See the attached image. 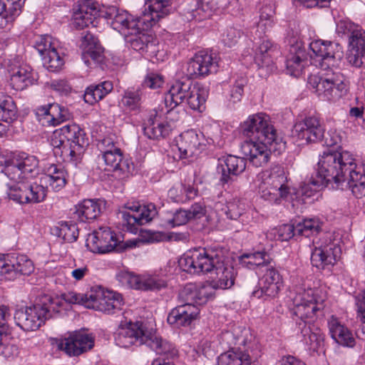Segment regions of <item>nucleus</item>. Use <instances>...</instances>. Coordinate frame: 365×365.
<instances>
[{
    "instance_id": "cd10ccee",
    "label": "nucleus",
    "mask_w": 365,
    "mask_h": 365,
    "mask_svg": "<svg viewBox=\"0 0 365 365\" xmlns=\"http://www.w3.org/2000/svg\"><path fill=\"white\" fill-rule=\"evenodd\" d=\"M200 313L199 307L195 304H183L173 309L169 313L168 323L175 328L187 327L196 319Z\"/></svg>"
},
{
    "instance_id": "b1692460",
    "label": "nucleus",
    "mask_w": 365,
    "mask_h": 365,
    "mask_svg": "<svg viewBox=\"0 0 365 365\" xmlns=\"http://www.w3.org/2000/svg\"><path fill=\"white\" fill-rule=\"evenodd\" d=\"M217 66L211 54L200 51L187 62L185 73L190 78L204 77L215 70Z\"/></svg>"
},
{
    "instance_id": "864d4df0",
    "label": "nucleus",
    "mask_w": 365,
    "mask_h": 365,
    "mask_svg": "<svg viewBox=\"0 0 365 365\" xmlns=\"http://www.w3.org/2000/svg\"><path fill=\"white\" fill-rule=\"evenodd\" d=\"M216 10L215 4L213 1H200L192 11V16L197 21H202L210 19Z\"/></svg>"
},
{
    "instance_id": "423d86ee",
    "label": "nucleus",
    "mask_w": 365,
    "mask_h": 365,
    "mask_svg": "<svg viewBox=\"0 0 365 365\" xmlns=\"http://www.w3.org/2000/svg\"><path fill=\"white\" fill-rule=\"evenodd\" d=\"M258 181L259 195L265 200L279 205L282 201L294 202L297 198L295 188L290 185L280 165H274L261 172L258 175Z\"/></svg>"
},
{
    "instance_id": "72a5a7b5",
    "label": "nucleus",
    "mask_w": 365,
    "mask_h": 365,
    "mask_svg": "<svg viewBox=\"0 0 365 365\" xmlns=\"http://www.w3.org/2000/svg\"><path fill=\"white\" fill-rule=\"evenodd\" d=\"M147 29L145 26H137L136 32L126 36V41L131 48L139 52H155L156 40L151 35L141 30Z\"/></svg>"
},
{
    "instance_id": "4d7b16f0",
    "label": "nucleus",
    "mask_w": 365,
    "mask_h": 365,
    "mask_svg": "<svg viewBox=\"0 0 365 365\" xmlns=\"http://www.w3.org/2000/svg\"><path fill=\"white\" fill-rule=\"evenodd\" d=\"M195 305L205 304L215 294V288L209 283L195 284Z\"/></svg>"
},
{
    "instance_id": "774afa93",
    "label": "nucleus",
    "mask_w": 365,
    "mask_h": 365,
    "mask_svg": "<svg viewBox=\"0 0 365 365\" xmlns=\"http://www.w3.org/2000/svg\"><path fill=\"white\" fill-rule=\"evenodd\" d=\"M349 48L365 50V31L361 26L349 38Z\"/></svg>"
},
{
    "instance_id": "8fccbe9b",
    "label": "nucleus",
    "mask_w": 365,
    "mask_h": 365,
    "mask_svg": "<svg viewBox=\"0 0 365 365\" xmlns=\"http://www.w3.org/2000/svg\"><path fill=\"white\" fill-rule=\"evenodd\" d=\"M207 93L205 88L195 86L185 101L191 109L202 112L205 108Z\"/></svg>"
},
{
    "instance_id": "f8f14e48",
    "label": "nucleus",
    "mask_w": 365,
    "mask_h": 365,
    "mask_svg": "<svg viewBox=\"0 0 365 365\" xmlns=\"http://www.w3.org/2000/svg\"><path fill=\"white\" fill-rule=\"evenodd\" d=\"M309 48L314 54L311 57L322 71L336 69L343 57L341 46L330 41L314 40Z\"/></svg>"
},
{
    "instance_id": "f3484780",
    "label": "nucleus",
    "mask_w": 365,
    "mask_h": 365,
    "mask_svg": "<svg viewBox=\"0 0 365 365\" xmlns=\"http://www.w3.org/2000/svg\"><path fill=\"white\" fill-rule=\"evenodd\" d=\"M259 288L254 290L252 296L267 300L275 298L283 287L282 277L273 267L267 268L258 282Z\"/></svg>"
},
{
    "instance_id": "9d476101",
    "label": "nucleus",
    "mask_w": 365,
    "mask_h": 365,
    "mask_svg": "<svg viewBox=\"0 0 365 365\" xmlns=\"http://www.w3.org/2000/svg\"><path fill=\"white\" fill-rule=\"evenodd\" d=\"M324 71L320 76L309 77V83L322 100L336 101L347 93L348 81L342 73L335 69Z\"/></svg>"
},
{
    "instance_id": "052dcab7",
    "label": "nucleus",
    "mask_w": 365,
    "mask_h": 365,
    "mask_svg": "<svg viewBox=\"0 0 365 365\" xmlns=\"http://www.w3.org/2000/svg\"><path fill=\"white\" fill-rule=\"evenodd\" d=\"M59 235L67 242H73L78 239V229L75 223L65 222L61 224Z\"/></svg>"
},
{
    "instance_id": "4c0bfd02",
    "label": "nucleus",
    "mask_w": 365,
    "mask_h": 365,
    "mask_svg": "<svg viewBox=\"0 0 365 365\" xmlns=\"http://www.w3.org/2000/svg\"><path fill=\"white\" fill-rule=\"evenodd\" d=\"M36 113L38 115L46 116L47 122L53 126L58 125L70 118L68 110L56 103L38 107Z\"/></svg>"
},
{
    "instance_id": "37998d69",
    "label": "nucleus",
    "mask_w": 365,
    "mask_h": 365,
    "mask_svg": "<svg viewBox=\"0 0 365 365\" xmlns=\"http://www.w3.org/2000/svg\"><path fill=\"white\" fill-rule=\"evenodd\" d=\"M277 46L268 39H262L255 56V62L259 67L269 66L272 63V56Z\"/></svg>"
},
{
    "instance_id": "680f3d73",
    "label": "nucleus",
    "mask_w": 365,
    "mask_h": 365,
    "mask_svg": "<svg viewBox=\"0 0 365 365\" xmlns=\"http://www.w3.org/2000/svg\"><path fill=\"white\" fill-rule=\"evenodd\" d=\"M361 26L354 24L349 19H340L336 22V32L339 36H346L348 38L355 32V30Z\"/></svg>"
},
{
    "instance_id": "5701e85b",
    "label": "nucleus",
    "mask_w": 365,
    "mask_h": 365,
    "mask_svg": "<svg viewBox=\"0 0 365 365\" xmlns=\"http://www.w3.org/2000/svg\"><path fill=\"white\" fill-rule=\"evenodd\" d=\"M341 253V247L338 244L331 242L321 243L312 251V264L324 269L327 266L334 265L340 258Z\"/></svg>"
},
{
    "instance_id": "6e6552de",
    "label": "nucleus",
    "mask_w": 365,
    "mask_h": 365,
    "mask_svg": "<svg viewBox=\"0 0 365 365\" xmlns=\"http://www.w3.org/2000/svg\"><path fill=\"white\" fill-rule=\"evenodd\" d=\"M241 132L248 139L263 140L274 148V150H284L285 143L271 123L269 115L259 113L250 115L240 125Z\"/></svg>"
},
{
    "instance_id": "0eeeda50",
    "label": "nucleus",
    "mask_w": 365,
    "mask_h": 365,
    "mask_svg": "<svg viewBox=\"0 0 365 365\" xmlns=\"http://www.w3.org/2000/svg\"><path fill=\"white\" fill-rule=\"evenodd\" d=\"M51 145L55 155H59L64 161H76L88 145V140L79 125L70 124L53 133Z\"/></svg>"
},
{
    "instance_id": "a211bd4d",
    "label": "nucleus",
    "mask_w": 365,
    "mask_h": 365,
    "mask_svg": "<svg viewBox=\"0 0 365 365\" xmlns=\"http://www.w3.org/2000/svg\"><path fill=\"white\" fill-rule=\"evenodd\" d=\"M133 213L123 211L121 212L123 225L132 233H136L138 226L150 222L158 214L156 207L154 204L150 203L143 207L133 205L128 207Z\"/></svg>"
},
{
    "instance_id": "58836bf2",
    "label": "nucleus",
    "mask_w": 365,
    "mask_h": 365,
    "mask_svg": "<svg viewBox=\"0 0 365 365\" xmlns=\"http://www.w3.org/2000/svg\"><path fill=\"white\" fill-rule=\"evenodd\" d=\"M102 202L87 199L76 206L75 214L81 222L96 219L101 212Z\"/></svg>"
},
{
    "instance_id": "7c9ffc66",
    "label": "nucleus",
    "mask_w": 365,
    "mask_h": 365,
    "mask_svg": "<svg viewBox=\"0 0 365 365\" xmlns=\"http://www.w3.org/2000/svg\"><path fill=\"white\" fill-rule=\"evenodd\" d=\"M246 160L235 155H228L224 159H220L217 172L220 174V181L228 182L231 175H238L246 168Z\"/></svg>"
},
{
    "instance_id": "393cba45",
    "label": "nucleus",
    "mask_w": 365,
    "mask_h": 365,
    "mask_svg": "<svg viewBox=\"0 0 365 365\" xmlns=\"http://www.w3.org/2000/svg\"><path fill=\"white\" fill-rule=\"evenodd\" d=\"M107 18L110 20L112 28L125 36L136 32L137 26H145L140 23L139 17L134 19L125 11L119 10L115 7H112L106 13Z\"/></svg>"
},
{
    "instance_id": "aec40b11",
    "label": "nucleus",
    "mask_w": 365,
    "mask_h": 365,
    "mask_svg": "<svg viewBox=\"0 0 365 365\" xmlns=\"http://www.w3.org/2000/svg\"><path fill=\"white\" fill-rule=\"evenodd\" d=\"M120 281L130 288L142 291H159L167 287V282L157 275H138L131 272L119 274Z\"/></svg>"
},
{
    "instance_id": "49530a36",
    "label": "nucleus",
    "mask_w": 365,
    "mask_h": 365,
    "mask_svg": "<svg viewBox=\"0 0 365 365\" xmlns=\"http://www.w3.org/2000/svg\"><path fill=\"white\" fill-rule=\"evenodd\" d=\"M274 11L272 6L266 5L261 9L259 21L257 23V35L262 38V35L269 31L274 25Z\"/></svg>"
},
{
    "instance_id": "13d9d810",
    "label": "nucleus",
    "mask_w": 365,
    "mask_h": 365,
    "mask_svg": "<svg viewBox=\"0 0 365 365\" xmlns=\"http://www.w3.org/2000/svg\"><path fill=\"white\" fill-rule=\"evenodd\" d=\"M102 155L122 151L120 148L118 138L114 134H110L103 138L98 145Z\"/></svg>"
},
{
    "instance_id": "e2e57ef3",
    "label": "nucleus",
    "mask_w": 365,
    "mask_h": 365,
    "mask_svg": "<svg viewBox=\"0 0 365 365\" xmlns=\"http://www.w3.org/2000/svg\"><path fill=\"white\" fill-rule=\"evenodd\" d=\"M5 174L11 180L18 182L19 181H24V180H28L29 177L26 175L24 172L19 165V163L16 160H12V162L6 166Z\"/></svg>"
},
{
    "instance_id": "c85d7f7f",
    "label": "nucleus",
    "mask_w": 365,
    "mask_h": 365,
    "mask_svg": "<svg viewBox=\"0 0 365 365\" xmlns=\"http://www.w3.org/2000/svg\"><path fill=\"white\" fill-rule=\"evenodd\" d=\"M102 158L106 165L105 170L114 172L120 179L128 177L133 170V163L123 157L122 151L103 154Z\"/></svg>"
},
{
    "instance_id": "c756f323",
    "label": "nucleus",
    "mask_w": 365,
    "mask_h": 365,
    "mask_svg": "<svg viewBox=\"0 0 365 365\" xmlns=\"http://www.w3.org/2000/svg\"><path fill=\"white\" fill-rule=\"evenodd\" d=\"M194 86L188 77L175 81L165 96V107L173 108L184 102Z\"/></svg>"
},
{
    "instance_id": "a18cd8bd",
    "label": "nucleus",
    "mask_w": 365,
    "mask_h": 365,
    "mask_svg": "<svg viewBox=\"0 0 365 365\" xmlns=\"http://www.w3.org/2000/svg\"><path fill=\"white\" fill-rule=\"evenodd\" d=\"M271 260L269 255L265 251L244 254L240 257L241 264L252 269L261 266H267L270 264Z\"/></svg>"
},
{
    "instance_id": "dca6fc26",
    "label": "nucleus",
    "mask_w": 365,
    "mask_h": 365,
    "mask_svg": "<svg viewBox=\"0 0 365 365\" xmlns=\"http://www.w3.org/2000/svg\"><path fill=\"white\" fill-rule=\"evenodd\" d=\"M56 45V41L48 35L39 36L35 43V48L42 56L44 67L51 72L58 71L64 64Z\"/></svg>"
},
{
    "instance_id": "c03bdc74",
    "label": "nucleus",
    "mask_w": 365,
    "mask_h": 365,
    "mask_svg": "<svg viewBox=\"0 0 365 365\" xmlns=\"http://www.w3.org/2000/svg\"><path fill=\"white\" fill-rule=\"evenodd\" d=\"M349 189L351 190L352 193L357 198L365 196V164L362 168L356 165L355 169H353L352 175H349Z\"/></svg>"
},
{
    "instance_id": "338daca9",
    "label": "nucleus",
    "mask_w": 365,
    "mask_h": 365,
    "mask_svg": "<svg viewBox=\"0 0 365 365\" xmlns=\"http://www.w3.org/2000/svg\"><path fill=\"white\" fill-rule=\"evenodd\" d=\"M240 36V30L235 27H228L222 34V41L225 46L232 47L237 43Z\"/></svg>"
},
{
    "instance_id": "5fc2aeb1",
    "label": "nucleus",
    "mask_w": 365,
    "mask_h": 365,
    "mask_svg": "<svg viewBox=\"0 0 365 365\" xmlns=\"http://www.w3.org/2000/svg\"><path fill=\"white\" fill-rule=\"evenodd\" d=\"M74 341L77 343L78 349L72 351L73 356H79L88 350L91 349L94 346L93 337L88 334L81 332L74 333Z\"/></svg>"
},
{
    "instance_id": "ddd939ff",
    "label": "nucleus",
    "mask_w": 365,
    "mask_h": 365,
    "mask_svg": "<svg viewBox=\"0 0 365 365\" xmlns=\"http://www.w3.org/2000/svg\"><path fill=\"white\" fill-rule=\"evenodd\" d=\"M86 246L93 252L104 254L112 251L120 252L124 248L121 240L108 227H100L90 234Z\"/></svg>"
},
{
    "instance_id": "79ce46f5",
    "label": "nucleus",
    "mask_w": 365,
    "mask_h": 365,
    "mask_svg": "<svg viewBox=\"0 0 365 365\" xmlns=\"http://www.w3.org/2000/svg\"><path fill=\"white\" fill-rule=\"evenodd\" d=\"M101 302L98 310L107 314H113L115 310H120L123 305L122 295L109 290H103V296Z\"/></svg>"
},
{
    "instance_id": "3c124183",
    "label": "nucleus",
    "mask_w": 365,
    "mask_h": 365,
    "mask_svg": "<svg viewBox=\"0 0 365 365\" xmlns=\"http://www.w3.org/2000/svg\"><path fill=\"white\" fill-rule=\"evenodd\" d=\"M17 118V109L11 97L0 98V120L11 123Z\"/></svg>"
},
{
    "instance_id": "603ef678",
    "label": "nucleus",
    "mask_w": 365,
    "mask_h": 365,
    "mask_svg": "<svg viewBox=\"0 0 365 365\" xmlns=\"http://www.w3.org/2000/svg\"><path fill=\"white\" fill-rule=\"evenodd\" d=\"M142 103V93L139 90H127L121 99L123 107L130 111H137Z\"/></svg>"
},
{
    "instance_id": "e433bc0d",
    "label": "nucleus",
    "mask_w": 365,
    "mask_h": 365,
    "mask_svg": "<svg viewBox=\"0 0 365 365\" xmlns=\"http://www.w3.org/2000/svg\"><path fill=\"white\" fill-rule=\"evenodd\" d=\"M24 0H0V28L6 27L21 14Z\"/></svg>"
},
{
    "instance_id": "bf43d9fd",
    "label": "nucleus",
    "mask_w": 365,
    "mask_h": 365,
    "mask_svg": "<svg viewBox=\"0 0 365 365\" xmlns=\"http://www.w3.org/2000/svg\"><path fill=\"white\" fill-rule=\"evenodd\" d=\"M222 210L227 218L237 220L244 214L245 207V204L240 200L235 199L228 202L225 207L222 208Z\"/></svg>"
},
{
    "instance_id": "7ed1b4c3",
    "label": "nucleus",
    "mask_w": 365,
    "mask_h": 365,
    "mask_svg": "<svg viewBox=\"0 0 365 365\" xmlns=\"http://www.w3.org/2000/svg\"><path fill=\"white\" fill-rule=\"evenodd\" d=\"M356 163L352 155L347 151L338 152L329 149L320 156L317 170V178H312L307 185L314 190L331 184L333 188H349V175H352Z\"/></svg>"
},
{
    "instance_id": "f03ea898",
    "label": "nucleus",
    "mask_w": 365,
    "mask_h": 365,
    "mask_svg": "<svg viewBox=\"0 0 365 365\" xmlns=\"http://www.w3.org/2000/svg\"><path fill=\"white\" fill-rule=\"evenodd\" d=\"M327 298L325 292L320 288H297L295 296L292 297L294 314L300 319L297 322L301 330L302 341L312 351H319L324 346V336L322 331L311 327L304 321L312 319L317 311L324 307Z\"/></svg>"
},
{
    "instance_id": "f257e3e1",
    "label": "nucleus",
    "mask_w": 365,
    "mask_h": 365,
    "mask_svg": "<svg viewBox=\"0 0 365 365\" xmlns=\"http://www.w3.org/2000/svg\"><path fill=\"white\" fill-rule=\"evenodd\" d=\"M226 253L227 250L218 245L195 248L184 253L178 263L183 271L191 274L215 271L217 287L227 289L234 284L236 273L232 265L225 263Z\"/></svg>"
},
{
    "instance_id": "412c9836",
    "label": "nucleus",
    "mask_w": 365,
    "mask_h": 365,
    "mask_svg": "<svg viewBox=\"0 0 365 365\" xmlns=\"http://www.w3.org/2000/svg\"><path fill=\"white\" fill-rule=\"evenodd\" d=\"M4 266L0 275L5 279L13 280L19 275H28L34 271L31 260L24 255H4Z\"/></svg>"
},
{
    "instance_id": "9b49d317",
    "label": "nucleus",
    "mask_w": 365,
    "mask_h": 365,
    "mask_svg": "<svg viewBox=\"0 0 365 365\" xmlns=\"http://www.w3.org/2000/svg\"><path fill=\"white\" fill-rule=\"evenodd\" d=\"M50 299L46 294L39 296L33 306L15 312L14 320L17 326L26 331L37 330L53 314L48 306Z\"/></svg>"
},
{
    "instance_id": "69168bd1",
    "label": "nucleus",
    "mask_w": 365,
    "mask_h": 365,
    "mask_svg": "<svg viewBox=\"0 0 365 365\" xmlns=\"http://www.w3.org/2000/svg\"><path fill=\"white\" fill-rule=\"evenodd\" d=\"M102 296H103V290L101 289L96 291L91 290L89 293L83 294L82 305L99 309Z\"/></svg>"
},
{
    "instance_id": "f704fd0d",
    "label": "nucleus",
    "mask_w": 365,
    "mask_h": 365,
    "mask_svg": "<svg viewBox=\"0 0 365 365\" xmlns=\"http://www.w3.org/2000/svg\"><path fill=\"white\" fill-rule=\"evenodd\" d=\"M328 326L331 338L343 346L353 347L356 344L352 332L334 316L328 321Z\"/></svg>"
},
{
    "instance_id": "2eb2a0df",
    "label": "nucleus",
    "mask_w": 365,
    "mask_h": 365,
    "mask_svg": "<svg viewBox=\"0 0 365 365\" xmlns=\"http://www.w3.org/2000/svg\"><path fill=\"white\" fill-rule=\"evenodd\" d=\"M274 145L263 140L248 139L241 145L242 153L247 157L250 162L255 167H262L269 160L272 152L279 154L282 150H274Z\"/></svg>"
},
{
    "instance_id": "6e6d98bb",
    "label": "nucleus",
    "mask_w": 365,
    "mask_h": 365,
    "mask_svg": "<svg viewBox=\"0 0 365 365\" xmlns=\"http://www.w3.org/2000/svg\"><path fill=\"white\" fill-rule=\"evenodd\" d=\"M19 158L16 159L19 165L22 169L26 176L29 178L32 173L38 169V160L34 155H29L26 153L19 155Z\"/></svg>"
},
{
    "instance_id": "c9c22d12",
    "label": "nucleus",
    "mask_w": 365,
    "mask_h": 365,
    "mask_svg": "<svg viewBox=\"0 0 365 365\" xmlns=\"http://www.w3.org/2000/svg\"><path fill=\"white\" fill-rule=\"evenodd\" d=\"M10 83L16 90H23L36 80V73L30 66L24 65L9 70Z\"/></svg>"
},
{
    "instance_id": "a19ab883",
    "label": "nucleus",
    "mask_w": 365,
    "mask_h": 365,
    "mask_svg": "<svg viewBox=\"0 0 365 365\" xmlns=\"http://www.w3.org/2000/svg\"><path fill=\"white\" fill-rule=\"evenodd\" d=\"M113 83L110 81H103L97 85L88 86L84 93L86 103L93 105L102 100L113 90Z\"/></svg>"
},
{
    "instance_id": "1a4fd4ad",
    "label": "nucleus",
    "mask_w": 365,
    "mask_h": 365,
    "mask_svg": "<svg viewBox=\"0 0 365 365\" xmlns=\"http://www.w3.org/2000/svg\"><path fill=\"white\" fill-rule=\"evenodd\" d=\"M247 331L240 327L222 333L221 341L230 348L217 358V365H255L247 350L242 351L236 346L245 345Z\"/></svg>"
},
{
    "instance_id": "a878e982",
    "label": "nucleus",
    "mask_w": 365,
    "mask_h": 365,
    "mask_svg": "<svg viewBox=\"0 0 365 365\" xmlns=\"http://www.w3.org/2000/svg\"><path fill=\"white\" fill-rule=\"evenodd\" d=\"M205 146L204 135L194 129L184 131L180 135L178 147L184 158L197 155Z\"/></svg>"
},
{
    "instance_id": "de8ad7c7",
    "label": "nucleus",
    "mask_w": 365,
    "mask_h": 365,
    "mask_svg": "<svg viewBox=\"0 0 365 365\" xmlns=\"http://www.w3.org/2000/svg\"><path fill=\"white\" fill-rule=\"evenodd\" d=\"M302 56V51L297 50L295 46L292 48L291 53L286 60L287 71L289 75L298 77L301 74L304 68Z\"/></svg>"
},
{
    "instance_id": "0e129e2a",
    "label": "nucleus",
    "mask_w": 365,
    "mask_h": 365,
    "mask_svg": "<svg viewBox=\"0 0 365 365\" xmlns=\"http://www.w3.org/2000/svg\"><path fill=\"white\" fill-rule=\"evenodd\" d=\"M346 58L351 66L361 68L365 66V50L349 48Z\"/></svg>"
},
{
    "instance_id": "4be33fe9",
    "label": "nucleus",
    "mask_w": 365,
    "mask_h": 365,
    "mask_svg": "<svg viewBox=\"0 0 365 365\" xmlns=\"http://www.w3.org/2000/svg\"><path fill=\"white\" fill-rule=\"evenodd\" d=\"M171 10V0H145L142 15L139 16L140 23L149 29L168 16Z\"/></svg>"
},
{
    "instance_id": "4468645a",
    "label": "nucleus",
    "mask_w": 365,
    "mask_h": 365,
    "mask_svg": "<svg viewBox=\"0 0 365 365\" xmlns=\"http://www.w3.org/2000/svg\"><path fill=\"white\" fill-rule=\"evenodd\" d=\"M325 128L323 122L315 115L306 117L295 123L292 133L298 140L305 143H317L324 138Z\"/></svg>"
},
{
    "instance_id": "bb28decb",
    "label": "nucleus",
    "mask_w": 365,
    "mask_h": 365,
    "mask_svg": "<svg viewBox=\"0 0 365 365\" xmlns=\"http://www.w3.org/2000/svg\"><path fill=\"white\" fill-rule=\"evenodd\" d=\"M73 10L71 24L77 29L88 27L93 24L98 15V11L96 6L88 1H78L74 5Z\"/></svg>"
},
{
    "instance_id": "473e14b6",
    "label": "nucleus",
    "mask_w": 365,
    "mask_h": 365,
    "mask_svg": "<svg viewBox=\"0 0 365 365\" xmlns=\"http://www.w3.org/2000/svg\"><path fill=\"white\" fill-rule=\"evenodd\" d=\"M172 129V125L160 120L157 111L153 110L143 127V133L150 139L158 140L167 137Z\"/></svg>"
},
{
    "instance_id": "6ab92c4d",
    "label": "nucleus",
    "mask_w": 365,
    "mask_h": 365,
    "mask_svg": "<svg viewBox=\"0 0 365 365\" xmlns=\"http://www.w3.org/2000/svg\"><path fill=\"white\" fill-rule=\"evenodd\" d=\"M133 213L123 211L121 212L123 225L132 233H136L138 226L150 222L158 214L156 207L154 204L150 203L143 207L133 205L128 207Z\"/></svg>"
},
{
    "instance_id": "39448f33",
    "label": "nucleus",
    "mask_w": 365,
    "mask_h": 365,
    "mask_svg": "<svg viewBox=\"0 0 365 365\" xmlns=\"http://www.w3.org/2000/svg\"><path fill=\"white\" fill-rule=\"evenodd\" d=\"M115 342L117 346L128 348L133 344H145L159 355L174 356L175 350L173 345L158 336L153 329H149L141 322H129L120 324L115 333Z\"/></svg>"
},
{
    "instance_id": "09e8293b",
    "label": "nucleus",
    "mask_w": 365,
    "mask_h": 365,
    "mask_svg": "<svg viewBox=\"0 0 365 365\" xmlns=\"http://www.w3.org/2000/svg\"><path fill=\"white\" fill-rule=\"evenodd\" d=\"M295 226V232L297 235L308 237L317 234L320 231L322 223L317 218H309L297 222Z\"/></svg>"
},
{
    "instance_id": "2f4dec72",
    "label": "nucleus",
    "mask_w": 365,
    "mask_h": 365,
    "mask_svg": "<svg viewBox=\"0 0 365 365\" xmlns=\"http://www.w3.org/2000/svg\"><path fill=\"white\" fill-rule=\"evenodd\" d=\"M80 46L83 51L82 58L87 66L91 64L88 58L98 64L103 62L104 49L92 34L87 33L82 37Z\"/></svg>"
},
{
    "instance_id": "20e7f679",
    "label": "nucleus",
    "mask_w": 365,
    "mask_h": 365,
    "mask_svg": "<svg viewBox=\"0 0 365 365\" xmlns=\"http://www.w3.org/2000/svg\"><path fill=\"white\" fill-rule=\"evenodd\" d=\"M66 173L61 165H50L45 175L41 178L40 183H31L26 180L9 185L6 192L8 197L19 204L38 203L46 197L47 184L54 191H58L66 183Z\"/></svg>"
},
{
    "instance_id": "ea45409f",
    "label": "nucleus",
    "mask_w": 365,
    "mask_h": 365,
    "mask_svg": "<svg viewBox=\"0 0 365 365\" xmlns=\"http://www.w3.org/2000/svg\"><path fill=\"white\" fill-rule=\"evenodd\" d=\"M46 295L50 299L48 306L53 314L58 313L61 309H66V304H82L83 297H84L83 294H78L73 292L65 293L61 296Z\"/></svg>"
}]
</instances>
